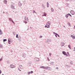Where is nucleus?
I'll use <instances>...</instances> for the list:
<instances>
[{
  "instance_id": "nucleus-55",
  "label": "nucleus",
  "mask_w": 75,
  "mask_h": 75,
  "mask_svg": "<svg viewBox=\"0 0 75 75\" xmlns=\"http://www.w3.org/2000/svg\"><path fill=\"white\" fill-rule=\"evenodd\" d=\"M51 24V23L50 22L48 24H49V25H50V24Z\"/></svg>"
},
{
  "instance_id": "nucleus-57",
  "label": "nucleus",
  "mask_w": 75,
  "mask_h": 75,
  "mask_svg": "<svg viewBox=\"0 0 75 75\" xmlns=\"http://www.w3.org/2000/svg\"><path fill=\"white\" fill-rule=\"evenodd\" d=\"M47 7L48 8L49 7V6L48 5H47Z\"/></svg>"
},
{
  "instance_id": "nucleus-31",
  "label": "nucleus",
  "mask_w": 75,
  "mask_h": 75,
  "mask_svg": "<svg viewBox=\"0 0 75 75\" xmlns=\"http://www.w3.org/2000/svg\"><path fill=\"white\" fill-rule=\"evenodd\" d=\"M68 16H69L70 17H72V16L71 15V14H70V13H68Z\"/></svg>"
},
{
  "instance_id": "nucleus-28",
  "label": "nucleus",
  "mask_w": 75,
  "mask_h": 75,
  "mask_svg": "<svg viewBox=\"0 0 75 75\" xmlns=\"http://www.w3.org/2000/svg\"><path fill=\"white\" fill-rule=\"evenodd\" d=\"M47 25V28H50V25Z\"/></svg>"
},
{
  "instance_id": "nucleus-34",
  "label": "nucleus",
  "mask_w": 75,
  "mask_h": 75,
  "mask_svg": "<svg viewBox=\"0 0 75 75\" xmlns=\"http://www.w3.org/2000/svg\"><path fill=\"white\" fill-rule=\"evenodd\" d=\"M65 66L66 67H67V68L68 67V65L66 64V65H65Z\"/></svg>"
},
{
  "instance_id": "nucleus-44",
  "label": "nucleus",
  "mask_w": 75,
  "mask_h": 75,
  "mask_svg": "<svg viewBox=\"0 0 75 75\" xmlns=\"http://www.w3.org/2000/svg\"><path fill=\"white\" fill-rule=\"evenodd\" d=\"M47 25H46L45 26V28H46V27L47 28Z\"/></svg>"
},
{
  "instance_id": "nucleus-60",
  "label": "nucleus",
  "mask_w": 75,
  "mask_h": 75,
  "mask_svg": "<svg viewBox=\"0 0 75 75\" xmlns=\"http://www.w3.org/2000/svg\"><path fill=\"white\" fill-rule=\"evenodd\" d=\"M66 1H69V0H66Z\"/></svg>"
},
{
  "instance_id": "nucleus-5",
  "label": "nucleus",
  "mask_w": 75,
  "mask_h": 75,
  "mask_svg": "<svg viewBox=\"0 0 75 75\" xmlns=\"http://www.w3.org/2000/svg\"><path fill=\"white\" fill-rule=\"evenodd\" d=\"M70 13L72 15H74V14H75V12H74V11L71 10L70 11Z\"/></svg>"
},
{
  "instance_id": "nucleus-37",
  "label": "nucleus",
  "mask_w": 75,
  "mask_h": 75,
  "mask_svg": "<svg viewBox=\"0 0 75 75\" xmlns=\"http://www.w3.org/2000/svg\"><path fill=\"white\" fill-rule=\"evenodd\" d=\"M33 13H36V12H35V11L34 10H33Z\"/></svg>"
},
{
  "instance_id": "nucleus-53",
  "label": "nucleus",
  "mask_w": 75,
  "mask_h": 75,
  "mask_svg": "<svg viewBox=\"0 0 75 75\" xmlns=\"http://www.w3.org/2000/svg\"><path fill=\"white\" fill-rule=\"evenodd\" d=\"M57 35H58V37H59V35L58 34Z\"/></svg>"
},
{
  "instance_id": "nucleus-61",
  "label": "nucleus",
  "mask_w": 75,
  "mask_h": 75,
  "mask_svg": "<svg viewBox=\"0 0 75 75\" xmlns=\"http://www.w3.org/2000/svg\"><path fill=\"white\" fill-rule=\"evenodd\" d=\"M69 56H70V55L69 54Z\"/></svg>"
},
{
  "instance_id": "nucleus-43",
  "label": "nucleus",
  "mask_w": 75,
  "mask_h": 75,
  "mask_svg": "<svg viewBox=\"0 0 75 75\" xmlns=\"http://www.w3.org/2000/svg\"><path fill=\"white\" fill-rule=\"evenodd\" d=\"M53 33L54 34V35L56 34V33H55V32H53Z\"/></svg>"
},
{
  "instance_id": "nucleus-54",
  "label": "nucleus",
  "mask_w": 75,
  "mask_h": 75,
  "mask_svg": "<svg viewBox=\"0 0 75 75\" xmlns=\"http://www.w3.org/2000/svg\"><path fill=\"white\" fill-rule=\"evenodd\" d=\"M67 54H68V55L69 54V52H67Z\"/></svg>"
},
{
  "instance_id": "nucleus-30",
  "label": "nucleus",
  "mask_w": 75,
  "mask_h": 75,
  "mask_svg": "<svg viewBox=\"0 0 75 75\" xmlns=\"http://www.w3.org/2000/svg\"><path fill=\"white\" fill-rule=\"evenodd\" d=\"M16 38H18V35L17 34H16Z\"/></svg>"
},
{
  "instance_id": "nucleus-56",
  "label": "nucleus",
  "mask_w": 75,
  "mask_h": 75,
  "mask_svg": "<svg viewBox=\"0 0 75 75\" xmlns=\"http://www.w3.org/2000/svg\"><path fill=\"white\" fill-rule=\"evenodd\" d=\"M55 36L57 38V35H55Z\"/></svg>"
},
{
  "instance_id": "nucleus-10",
  "label": "nucleus",
  "mask_w": 75,
  "mask_h": 75,
  "mask_svg": "<svg viewBox=\"0 0 75 75\" xmlns=\"http://www.w3.org/2000/svg\"><path fill=\"white\" fill-rule=\"evenodd\" d=\"M10 38H9L8 39V43H9V44H10L11 42L10 41Z\"/></svg>"
},
{
  "instance_id": "nucleus-32",
  "label": "nucleus",
  "mask_w": 75,
  "mask_h": 75,
  "mask_svg": "<svg viewBox=\"0 0 75 75\" xmlns=\"http://www.w3.org/2000/svg\"><path fill=\"white\" fill-rule=\"evenodd\" d=\"M47 6H48L49 5V3L48 2H47Z\"/></svg>"
},
{
  "instance_id": "nucleus-21",
  "label": "nucleus",
  "mask_w": 75,
  "mask_h": 75,
  "mask_svg": "<svg viewBox=\"0 0 75 75\" xmlns=\"http://www.w3.org/2000/svg\"><path fill=\"white\" fill-rule=\"evenodd\" d=\"M5 41H7L6 39H4L3 40V42H5Z\"/></svg>"
},
{
  "instance_id": "nucleus-2",
  "label": "nucleus",
  "mask_w": 75,
  "mask_h": 75,
  "mask_svg": "<svg viewBox=\"0 0 75 75\" xmlns=\"http://www.w3.org/2000/svg\"><path fill=\"white\" fill-rule=\"evenodd\" d=\"M26 54H25V53H23L22 55V57H23L24 58L26 57Z\"/></svg>"
},
{
  "instance_id": "nucleus-29",
  "label": "nucleus",
  "mask_w": 75,
  "mask_h": 75,
  "mask_svg": "<svg viewBox=\"0 0 75 75\" xmlns=\"http://www.w3.org/2000/svg\"><path fill=\"white\" fill-rule=\"evenodd\" d=\"M23 23H25L26 24V23H27V22L26 21H24Z\"/></svg>"
},
{
  "instance_id": "nucleus-58",
  "label": "nucleus",
  "mask_w": 75,
  "mask_h": 75,
  "mask_svg": "<svg viewBox=\"0 0 75 75\" xmlns=\"http://www.w3.org/2000/svg\"><path fill=\"white\" fill-rule=\"evenodd\" d=\"M63 27H64L65 28V25H64Z\"/></svg>"
},
{
  "instance_id": "nucleus-8",
  "label": "nucleus",
  "mask_w": 75,
  "mask_h": 75,
  "mask_svg": "<svg viewBox=\"0 0 75 75\" xmlns=\"http://www.w3.org/2000/svg\"><path fill=\"white\" fill-rule=\"evenodd\" d=\"M18 5H19V6L20 7L22 5V4H21L20 2H19L18 3Z\"/></svg>"
},
{
  "instance_id": "nucleus-64",
  "label": "nucleus",
  "mask_w": 75,
  "mask_h": 75,
  "mask_svg": "<svg viewBox=\"0 0 75 75\" xmlns=\"http://www.w3.org/2000/svg\"><path fill=\"white\" fill-rule=\"evenodd\" d=\"M74 28H75V26H74Z\"/></svg>"
},
{
  "instance_id": "nucleus-50",
  "label": "nucleus",
  "mask_w": 75,
  "mask_h": 75,
  "mask_svg": "<svg viewBox=\"0 0 75 75\" xmlns=\"http://www.w3.org/2000/svg\"><path fill=\"white\" fill-rule=\"evenodd\" d=\"M49 42L48 41H47V43H48V44H49Z\"/></svg>"
},
{
  "instance_id": "nucleus-18",
  "label": "nucleus",
  "mask_w": 75,
  "mask_h": 75,
  "mask_svg": "<svg viewBox=\"0 0 75 75\" xmlns=\"http://www.w3.org/2000/svg\"><path fill=\"white\" fill-rule=\"evenodd\" d=\"M71 37L73 38V39H75V36H72V35H71Z\"/></svg>"
},
{
  "instance_id": "nucleus-13",
  "label": "nucleus",
  "mask_w": 75,
  "mask_h": 75,
  "mask_svg": "<svg viewBox=\"0 0 75 75\" xmlns=\"http://www.w3.org/2000/svg\"><path fill=\"white\" fill-rule=\"evenodd\" d=\"M47 16V14L45 13H43V15H42V16Z\"/></svg>"
},
{
  "instance_id": "nucleus-23",
  "label": "nucleus",
  "mask_w": 75,
  "mask_h": 75,
  "mask_svg": "<svg viewBox=\"0 0 75 75\" xmlns=\"http://www.w3.org/2000/svg\"><path fill=\"white\" fill-rule=\"evenodd\" d=\"M67 24L69 26H70V23L69 22L67 23Z\"/></svg>"
},
{
  "instance_id": "nucleus-42",
  "label": "nucleus",
  "mask_w": 75,
  "mask_h": 75,
  "mask_svg": "<svg viewBox=\"0 0 75 75\" xmlns=\"http://www.w3.org/2000/svg\"><path fill=\"white\" fill-rule=\"evenodd\" d=\"M1 71L0 70V74H1Z\"/></svg>"
},
{
  "instance_id": "nucleus-62",
  "label": "nucleus",
  "mask_w": 75,
  "mask_h": 75,
  "mask_svg": "<svg viewBox=\"0 0 75 75\" xmlns=\"http://www.w3.org/2000/svg\"><path fill=\"white\" fill-rule=\"evenodd\" d=\"M50 64H51V65H52V64H52L51 63H50Z\"/></svg>"
},
{
  "instance_id": "nucleus-51",
  "label": "nucleus",
  "mask_w": 75,
  "mask_h": 75,
  "mask_svg": "<svg viewBox=\"0 0 75 75\" xmlns=\"http://www.w3.org/2000/svg\"><path fill=\"white\" fill-rule=\"evenodd\" d=\"M56 69H58V67H57L56 68Z\"/></svg>"
},
{
  "instance_id": "nucleus-3",
  "label": "nucleus",
  "mask_w": 75,
  "mask_h": 75,
  "mask_svg": "<svg viewBox=\"0 0 75 75\" xmlns=\"http://www.w3.org/2000/svg\"><path fill=\"white\" fill-rule=\"evenodd\" d=\"M39 60V58H35L34 59L35 61V62L39 61V60Z\"/></svg>"
},
{
  "instance_id": "nucleus-33",
  "label": "nucleus",
  "mask_w": 75,
  "mask_h": 75,
  "mask_svg": "<svg viewBox=\"0 0 75 75\" xmlns=\"http://www.w3.org/2000/svg\"><path fill=\"white\" fill-rule=\"evenodd\" d=\"M73 64V63L72 62V61H71L70 62V64Z\"/></svg>"
},
{
  "instance_id": "nucleus-63",
  "label": "nucleus",
  "mask_w": 75,
  "mask_h": 75,
  "mask_svg": "<svg viewBox=\"0 0 75 75\" xmlns=\"http://www.w3.org/2000/svg\"><path fill=\"white\" fill-rule=\"evenodd\" d=\"M27 30H28V29H27Z\"/></svg>"
},
{
  "instance_id": "nucleus-52",
  "label": "nucleus",
  "mask_w": 75,
  "mask_h": 75,
  "mask_svg": "<svg viewBox=\"0 0 75 75\" xmlns=\"http://www.w3.org/2000/svg\"><path fill=\"white\" fill-rule=\"evenodd\" d=\"M40 38H42V36H40Z\"/></svg>"
},
{
  "instance_id": "nucleus-25",
  "label": "nucleus",
  "mask_w": 75,
  "mask_h": 75,
  "mask_svg": "<svg viewBox=\"0 0 75 75\" xmlns=\"http://www.w3.org/2000/svg\"><path fill=\"white\" fill-rule=\"evenodd\" d=\"M2 59H3V57H1V58L0 59V62L1 61H2Z\"/></svg>"
},
{
  "instance_id": "nucleus-20",
  "label": "nucleus",
  "mask_w": 75,
  "mask_h": 75,
  "mask_svg": "<svg viewBox=\"0 0 75 75\" xmlns=\"http://www.w3.org/2000/svg\"><path fill=\"white\" fill-rule=\"evenodd\" d=\"M51 10L52 12H53V11H54V10L53 8H51Z\"/></svg>"
},
{
  "instance_id": "nucleus-15",
  "label": "nucleus",
  "mask_w": 75,
  "mask_h": 75,
  "mask_svg": "<svg viewBox=\"0 0 75 75\" xmlns=\"http://www.w3.org/2000/svg\"><path fill=\"white\" fill-rule=\"evenodd\" d=\"M28 20V17H27V16H25V20Z\"/></svg>"
},
{
  "instance_id": "nucleus-16",
  "label": "nucleus",
  "mask_w": 75,
  "mask_h": 75,
  "mask_svg": "<svg viewBox=\"0 0 75 75\" xmlns=\"http://www.w3.org/2000/svg\"><path fill=\"white\" fill-rule=\"evenodd\" d=\"M4 2L5 4H7V1L6 0H5L4 1Z\"/></svg>"
},
{
  "instance_id": "nucleus-4",
  "label": "nucleus",
  "mask_w": 75,
  "mask_h": 75,
  "mask_svg": "<svg viewBox=\"0 0 75 75\" xmlns=\"http://www.w3.org/2000/svg\"><path fill=\"white\" fill-rule=\"evenodd\" d=\"M10 68H16V66H15L13 64H11L10 65Z\"/></svg>"
},
{
  "instance_id": "nucleus-46",
  "label": "nucleus",
  "mask_w": 75,
  "mask_h": 75,
  "mask_svg": "<svg viewBox=\"0 0 75 75\" xmlns=\"http://www.w3.org/2000/svg\"><path fill=\"white\" fill-rule=\"evenodd\" d=\"M13 35H15V32H13Z\"/></svg>"
},
{
  "instance_id": "nucleus-24",
  "label": "nucleus",
  "mask_w": 75,
  "mask_h": 75,
  "mask_svg": "<svg viewBox=\"0 0 75 75\" xmlns=\"http://www.w3.org/2000/svg\"><path fill=\"white\" fill-rule=\"evenodd\" d=\"M40 68H44V66H41L40 67Z\"/></svg>"
},
{
  "instance_id": "nucleus-38",
  "label": "nucleus",
  "mask_w": 75,
  "mask_h": 75,
  "mask_svg": "<svg viewBox=\"0 0 75 75\" xmlns=\"http://www.w3.org/2000/svg\"><path fill=\"white\" fill-rule=\"evenodd\" d=\"M33 71H30V74H33Z\"/></svg>"
},
{
  "instance_id": "nucleus-26",
  "label": "nucleus",
  "mask_w": 75,
  "mask_h": 75,
  "mask_svg": "<svg viewBox=\"0 0 75 75\" xmlns=\"http://www.w3.org/2000/svg\"><path fill=\"white\" fill-rule=\"evenodd\" d=\"M68 47L70 49H71V46L69 45H68Z\"/></svg>"
},
{
  "instance_id": "nucleus-19",
  "label": "nucleus",
  "mask_w": 75,
  "mask_h": 75,
  "mask_svg": "<svg viewBox=\"0 0 75 75\" xmlns=\"http://www.w3.org/2000/svg\"><path fill=\"white\" fill-rule=\"evenodd\" d=\"M3 48V45L0 43V48Z\"/></svg>"
},
{
  "instance_id": "nucleus-17",
  "label": "nucleus",
  "mask_w": 75,
  "mask_h": 75,
  "mask_svg": "<svg viewBox=\"0 0 75 75\" xmlns=\"http://www.w3.org/2000/svg\"><path fill=\"white\" fill-rule=\"evenodd\" d=\"M31 65V64L30 63H28L27 64V65H28V67L30 66V65Z\"/></svg>"
},
{
  "instance_id": "nucleus-12",
  "label": "nucleus",
  "mask_w": 75,
  "mask_h": 75,
  "mask_svg": "<svg viewBox=\"0 0 75 75\" xmlns=\"http://www.w3.org/2000/svg\"><path fill=\"white\" fill-rule=\"evenodd\" d=\"M2 34H3V32L1 29H0V35H2Z\"/></svg>"
},
{
  "instance_id": "nucleus-1",
  "label": "nucleus",
  "mask_w": 75,
  "mask_h": 75,
  "mask_svg": "<svg viewBox=\"0 0 75 75\" xmlns=\"http://www.w3.org/2000/svg\"><path fill=\"white\" fill-rule=\"evenodd\" d=\"M14 3L11 2V8L13 9V10H14V9H15V8H14Z\"/></svg>"
},
{
  "instance_id": "nucleus-9",
  "label": "nucleus",
  "mask_w": 75,
  "mask_h": 75,
  "mask_svg": "<svg viewBox=\"0 0 75 75\" xmlns=\"http://www.w3.org/2000/svg\"><path fill=\"white\" fill-rule=\"evenodd\" d=\"M50 67H44V69H47L48 68H49Z\"/></svg>"
},
{
  "instance_id": "nucleus-40",
  "label": "nucleus",
  "mask_w": 75,
  "mask_h": 75,
  "mask_svg": "<svg viewBox=\"0 0 75 75\" xmlns=\"http://www.w3.org/2000/svg\"><path fill=\"white\" fill-rule=\"evenodd\" d=\"M55 35H57L58 34H57V33H56Z\"/></svg>"
},
{
  "instance_id": "nucleus-49",
  "label": "nucleus",
  "mask_w": 75,
  "mask_h": 75,
  "mask_svg": "<svg viewBox=\"0 0 75 75\" xmlns=\"http://www.w3.org/2000/svg\"><path fill=\"white\" fill-rule=\"evenodd\" d=\"M50 55H51V53H49V55H50V56H51Z\"/></svg>"
},
{
  "instance_id": "nucleus-48",
  "label": "nucleus",
  "mask_w": 75,
  "mask_h": 75,
  "mask_svg": "<svg viewBox=\"0 0 75 75\" xmlns=\"http://www.w3.org/2000/svg\"><path fill=\"white\" fill-rule=\"evenodd\" d=\"M66 57H68V54H66Z\"/></svg>"
},
{
  "instance_id": "nucleus-45",
  "label": "nucleus",
  "mask_w": 75,
  "mask_h": 75,
  "mask_svg": "<svg viewBox=\"0 0 75 75\" xmlns=\"http://www.w3.org/2000/svg\"><path fill=\"white\" fill-rule=\"evenodd\" d=\"M50 23V22L49 21L47 22V23L48 24H49Z\"/></svg>"
},
{
  "instance_id": "nucleus-39",
  "label": "nucleus",
  "mask_w": 75,
  "mask_h": 75,
  "mask_svg": "<svg viewBox=\"0 0 75 75\" xmlns=\"http://www.w3.org/2000/svg\"><path fill=\"white\" fill-rule=\"evenodd\" d=\"M18 70H19V71H21V70L19 68H18Z\"/></svg>"
},
{
  "instance_id": "nucleus-14",
  "label": "nucleus",
  "mask_w": 75,
  "mask_h": 75,
  "mask_svg": "<svg viewBox=\"0 0 75 75\" xmlns=\"http://www.w3.org/2000/svg\"><path fill=\"white\" fill-rule=\"evenodd\" d=\"M68 16H69L68 14H67L65 15V17H66V18H68Z\"/></svg>"
},
{
  "instance_id": "nucleus-22",
  "label": "nucleus",
  "mask_w": 75,
  "mask_h": 75,
  "mask_svg": "<svg viewBox=\"0 0 75 75\" xmlns=\"http://www.w3.org/2000/svg\"><path fill=\"white\" fill-rule=\"evenodd\" d=\"M19 68H23V67L22 66V65H20Z\"/></svg>"
},
{
  "instance_id": "nucleus-36",
  "label": "nucleus",
  "mask_w": 75,
  "mask_h": 75,
  "mask_svg": "<svg viewBox=\"0 0 75 75\" xmlns=\"http://www.w3.org/2000/svg\"><path fill=\"white\" fill-rule=\"evenodd\" d=\"M9 62H9V61L8 60L7 62V64H9Z\"/></svg>"
},
{
  "instance_id": "nucleus-7",
  "label": "nucleus",
  "mask_w": 75,
  "mask_h": 75,
  "mask_svg": "<svg viewBox=\"0 0 75 75\" xmlns=\"http://www.w3.org/2000/svg\"><path fill=\"white\" fill-rule=\"evenodd\" d=\"M61 47H62L63 46H64V45L65 44V43L64 42H62V43H61Z\"/></svg>"
},
{
  "instance_id": "nucleus-6",
  "label": "nucleus",
  "mask_w": 75,
  "mask_h": 75,
  "mask_svg": "<svg viewBox=\"0 0 75 75\" xmlns=\"http://www.w3.org/2000/svg\"><path fill=\"white\" fill-rule=\"evenodd\" d=\"M9 21H11L12 22V23H13V24H15V23H14V21L13 20V19H12L11 18H9Z\"/></svg>"
},
{
  "instance_id": "nucleus-11",
  "label": "nucleus",
  "mask_w": 75,
  "mask_h": 75,
  "mask_svg": "<svg viewBox=\"0 0 75 75\" xmlns=\"http://www.w3.org/2000/svg\"><path fill=\"white\" fill-rule=\"evenodd\" d=\"M62 54L64 55H66V52H65L64 51L62 52Z\"/></svg>"
},
{
  "instance_id": "nucleus-27",
  "label": "nucleus",
  "mask_w": 75,
  "mask_h": 75,
  "mask_svg": "<svg viewBox=\"0 0 75 75\" xmlns=\"http://www.w3.org/2000/svg\"><path fill=\"white\" fill-rule=\"evenodd\" d=\"M28 75H30V74H31V72H30V71L28 72Z\"/></svg>"
},
{
  "instance_id": "nucleus-35",
  "label": "nucleus",
  "mask_w": 75,
  "mask_h": 75,
  "mask_svg": "<svg viewBox=\"0 0 75 75\" xmlns=\"http://www.w3.org/2000/svg\"><path fill=\"white\" fill-rule=\"evenodd\" d=\"M48 40H47V41H48L49 42H50V41H51V40H48Z\"/></svg>"
},
{
  "instance_id": "nucleus-59",
  "label": "nucleus",
  "mask_w": 75,
  "mask_h": 75,
  "mask_svg": "<svg viewBox=\"0 0 75 75\" xmlns=\"http://www.w3.org/2000/svg\"><path fill=\"white\" fill-rule=\"evenodd\" d=\"M3 13H5V12L3 11Z\"/></svg>"
},
{
  "instance_id": "nucleus-47",
  "label": "nucleus",
  "mask_w": 75,
  "mask_h": 75,
  "mask_svg": "<svg viewBox=\"0 0 75 75\" xmlns=\"http://www.w3.org/2000/svg\"><path fill=\"white\" fill-rule=\"evenodd\" d=\"M74 50H73V51H75V47H74Z\"/></svg>"
},
{
  "instance_id": "nucleus-41",
  "label": "nucleus",
  "mask_w": 75,
  "mask_h": 75,
  "mask_svg": "<svg viewBox=\"0 0 75 75\" xmlns=\"http://www.w3.org/2000/svg\"><path fill=\"white\" fill-rule=\"evenodd\" d=\"M47 60L48 61H50V59H49V58H47Z\"/></svg>"
}]
</instances>
